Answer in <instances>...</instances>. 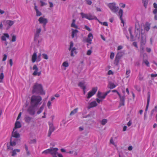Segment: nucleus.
<instances>
[{
	"mask_svg": "<svg viewBox=\"0 0 157 157\" xmlns=\"http://www.w3.org/2000/svg\"><path fill=\"white\" fill-rule=\"evenodd\" d=\"M59 149L56 147H51L42 152V154L46 155L50 154L52 157H63V155L58 152Z\"/></svg>",
	"mask_w": 157,
	"mask_h": 157,
	"instance_id": "nucleus-1",
	"label": "nucleus"
},
{
	"mask_svg": "<svg viewBox=\"0 0 157 157\" xmlns=\"http://www.w3.org/2000/svg\"><path fill=\"white\" fill-rule=\"evenodd\" d=\"M32 92L33 94L36 93L42 95H44L45 94L42 85L37 83H35L33 85Z\"/></svg>",
	"mask_w": 157,
	"mask_h": 157,
	"instance_id": "nucleus-2",
	"label": "nucleus"
},
{
	"mask_svg": "<svg viewBox=\"0 0 157 157\" xmlns=\"http://www.w3.org/2000/svg\"><path fill=\"white\" fill-rule=\"evenodd\" d=\"M42 97L39 95H33L31 98V104L33 107H37L41 103Z\"/></svg>",
	"mask_w": 157,
	"mask_h": 157,
	"instance_id": "nucleus-3",
	"label": "nucleus"
},
{
	"mask_svg": "<svg viewBox=\"0 0 157 157\" xmlns=\"http://www.w3.org/2000/svg\"><path fill=\"white\" fill-rule=\"evenodd\" d=\"M141 26L140 22L139 21H136L135 24V34L136 37L140 39V38L142 39L144 34H142L140 32Z\"/></svg>",
	"mask_w": 157,
	"mask_h": 157,
	"instance_id": "nucleus-4",
	"label": "nucleus"
},
{
	"mask_svg": "<svg viewBox=\"0 0 157 157\" xmlns=\"http://www.w3.org/2000/svg\"><path fill=\"white\" fill-rule=\"evenodd\" d=\"M41 60V55L40 54L37 55V52H34L32 55L31 57L32 62L33 63L35 62H38Z\"/></svg>",
	"mask_w": 157,
	"mask_h": 157,
	"instance_id": "nucleus-5",
	"label": "nucleus"
},
{
	"mask_svg": "<svg viewBox=\"0 0 157 157\" xmlns=\"http://www.w3.org/2000/svg\"><path fill=\"white\" fill-rule=\"evenodd\" d=\"M107 6L113 13H116L118 10L119 7L116 6V4L115 2L109 3L107 5Z\"/></svg>",
	"mask_w": 157,
	"mask_h": 157,
	"instance_id": "nucleus-6",
	"label": "nucleus"
},
{
	"mask_svg": "<svg viewBox=\"0 0 157 157\" xmlns=\"http://www.w3.org/2000/svg\"><path fill=\"white\" fill-rule=\"evenodd\" d=\"M5 29L6 30L9 29L15 23L14 21L10 20H4L2 21Z\"/></svg>",
	"mask_w": 157,
	"mask_h": 157,
	"instance_id": "nucleus-7",
	"label": "nucleus"
},
{
	"mask_svg": "<svg viewBox=\"0 0 157 157\" xmlns=\"http://www.w3.org/2000/svg\"><path fill=\"white\" fill-rule=\"evenodd\" d=\"M80 15L82 18H86L89 20H92L93 19H97V18L90 13L86 14L83 13H81Z\"/></svg>",
	"mask_w": 157,
	"mask_h": 157,
	"instance_id": "nucleus-8",
	"label": "nucleus"
},
{
	"mask_svg": "<svg viewBox=\"0 0 157 157\" xmlns=\"http://www.w3.org/2000/svg\"><path fill=\"white\" fill-rule=\"evenodd\" d=\"M73 46V42L72 41L71 42H70V46L68 50L71 51V56L72 57L74 56V54H77L76 48L75 47H74Z\"/></svg>",
	"mask_w": 157,
	"mask_h": 157,
	"instance_id": "nucleus-9",
	"label": "nucleus"
},
{
	"mask_svg": "<svg viewBox=\"0 0 157 157\" xmlns=\"http://www.w3.org/2000/svg\"><path fill=\"white\" fill-rule=\"evenodd\" d=\"M40 24H42L43 27L44 28L48 22V20L45 18L44 16L41 17L38 19Z\"/></svg>",
	"mask_w": 157,
	"mask_h": 157,
	"instance_id": "nucleus-10",
	"label": "nucleus"
},
{
	"mask_svg": "<svg viewBox=\"0 0 157 157\" xmlns=\"http://www.w3.org/2000/svg\"><path fill=\"white\" fill-rule=\"evenodd\" d=\"M33 70H34V72L33 73V76H40L41 75V72L39 71V69L36 65H34L33 67Z\"/></svg>",
	"mask_w": 157,
	"mask_h": 157,
	"instance_id": "nucleus-11",
	"label": "nucleus"
},
{
	"mask_svg": "<svg viewBox=\"0 0 157 157\" xmlns=\"http://www.w3.org/2000/svg\"><path fill=\"white\" fill-rule=\"evenodd\" d=\"M109 92V91H107L105 93H102L100 91H98V92L97 97L101 99L102 100L104 99L106 95Z\"/></svg>",
	"mask_w": 157,
	"mask_h": 157,
	"instance_id": "nucleus-12",
	"label": "nucleus"
},
{
	"mask_svg": "<svg viewBox=\"0 0 157 157\" xmlns=\"http://www.w3.org/2000/svg\"><path fill=\"white\" fill-rule=\"evenodd\" d=\"M97 90L98 88L97 87L93 88L92 90L88 92L87 94V98H89L94 95L97 91Z\"/></svg>",
	"mask_w": 157,
	"mask_h": 157,
	"instance_id": "nucleus-13",
	"label": "nucleus"
},
{
	"mask_svg": "<svg viewBox=\"0 0 157 157\" xmlns=\"http://www.w3.org/2000/svg\"><path fill=\"white\" fill-rule=\"evenodd\" d=\"M41 29L40 27H36V30L35 33L34 37H35V39L36 40L39 36L40 33L41 31Z\"/></svg>",
	"mask_w": 157,
	"mask_h": 157,
	"instance_id": "nucleus-14",
	"label": "nucleus"
},
{
	"mask_svg": "<svg viewBox=\"0 0 157 157\" xmlns=\"http://www.w3.org/2000/svg\"><path fill=\"white\" fill-rule=\"evenodd\" d=\"M9 36L7 33H4L3 35L1 37V39L2 41H4V43L5 45L6 46L8 43L6 41V39L9 38Z\"/></svg>",
	"mask_w": 157,
	"mask_h": 157,
	"instance_id": "nucleus-15",
	"label": "nucleus"
},
{
	"mask_svg": "<svg viewBox=\"0 0 157 157\" xmlns=\"http://www.w3.org/2000/svg\"><path fill=\"white\" fill-rule=\"evenodd\" d=\"M154 9L153 10V13L155 15L154 19L157 20V4L154 3L153 4Z\"/></svg>",
	"mask_w": 157,
	"mask_h": 157,
	"instance_id": "nucleus-16",
	"label": "nucleus"
},
{
	"mask_svg": "<svg viewBox=\"0 0 157 157\" xmlns=\"http://www.w3.org/2000/svg\"><path fill=\"white\" fill-rule=\"evenodd\" d=\"M3 67L2 66L0 68V83H2L3 82L4 78V76L3 73Z\"/></svg>",
	"mask_w": 157,
	"mask_h": 157,
	"instance_id": "nucleus-17",
	"label": "nucleus"
},
{
	"mask_svg": "<svg viewBox=\"0 0 157 157\" xmlns=\"http://www.w3.org/2000/svg\"><path fill=\"white\" fill-rule=\"evenodd\" d=\"M49 129L48 132V136H49L51 135L52 133L54 131L55 128L52 123H49Z\"/></svg>",
	"mask_w": 157,
	"mask_h": 157,
	"instance_id": "nucleus-18",
	"label": "nucleus"
},
{
	"mask_svg": "<svg viewBox=\"0 0 157 157\" xmlns=\"http://www.w3.org/2000/svg\"><path fill=\"white\" fill-rule=\"evenodd\" d=\"M69 66V63L67 61H66L63 62L61 66V69L63 70H66L67 68V67Z\"/></svg>",
	"mask_w": 157,
	"mask_h": 157,
	"instance_id": "nucleus-19",
	"label": "nucleus"
},
{
	"mask_svg": "<svg viewBox=\"0 0 157 157\" xmlns=\"http://www.w3.org/2000/svg\"><path fill=\"white\" fill-rule=\"evenodd\" d=\"M93 38V36L92 34L91 33H89L86 39L87 42L89 43L90 44H91Z\"/></svg>",
	"mask_w": 157,
	"mask_h": 157,
	"instance_id": "nucleus-20",
	"label": "nucleus"
},
{
	"mask_svg": "<svg viewBox=\"0 0 157 157\" xmlns=\"http://www.w3.org/2000/svg\"><path fill=\"white\" fill-rule=\"evenodd\" d=\"M144 30L147 32L148 31L150 28L151 24L147 22L144 25Z\"/></svg>",
	"mask_w": 157,
	"mask_h": 157,
	"instance_id": "nucleus-21",
	"label": "nucleus"
},
{
	"mask_svg": "<svg viewBox=\"0 0 157 157\" xmlns=\"http://www.w3.org/2000/svg\"><path fill=\"white\" fill-rule=\"evenodd\" d=\"M12 135L14 137L18 138L20 137V135L18 132L17 129H13Z\"/></svg>",
	"mask_w": 157,
	"mask_h": 157,
	"instance_id": "nucleus-22",
	"label": "nucleus"
},
{
	"mask_svg": "<svg viewBox=\"0 0 157 157\" xmlns=\"http://www.w3.org/2000/svg\"><path fill=\"white\" fill-rule=\"evenodd\" d=\"M34 41L38 46H39L42 42V39L40 36H38V38L35 40V37H34Z\"/></svg>",
	"mask_w": 157,
	"mask_h": 157,
	"instance_id": "nucleus-23",
	"label": "nucleus"
},
{
	"mask_svg": "<svg viewBox=\"0 0 157 157\" xmlns=\"http://www.w3.org/2000/svg\"><path fill=\"white\" fill-rule=\"evenodd\" d=\"M18 140V139L17 138L13 139L12 138L11 139L10 145L12 146H15Z\"/></svg>",
	"mask_w": 157,
	"mask_h": 157,
	"instance_id": "nucleus-24",
	"label": "nucleus"
},
{
	"mask_svg": "<svg viewBox=\"0 0 157 157\" xmlns=\"http://www.w3.org/2000/svg\"><path fill=\"white\" fill-rule=\"evenodd\" d=\"M78 85L83 90H84V89H86V86L84 82H79L78 84Z\"/></svg>",
	"mask_w": 157,
	"mask_h": 157,
	"instance_id": "nucleus-25",
	"label": "nucleus"
},
{
	"mask_svg": "<svg viewBox=\"0 0 157 157\" xmlns=\"http://www.w3.org/2000/svg\"><path fill=\"white\" fill-rule=\"evenodd\" d=\"M34 107L32 106L29 107L28 109V111L30 114L33 115L34 114L35 111L34 108Z\"/></svg>",
	"mask_w": 157,
	"mask_h": 157,
	"instance_id": "nucleus-26",
	"label": "nucleus"
},
{
	"mask_svg": "<svg viewBox=\"0 0 157 157\" xmlns=\"http://www.w3.org/2000/svg\"><path fill=\"white\" fill-rule=\"evenodd\" d=\"M72 33H71V37L72 38H74L75 36H76L78 32V31L77 29H72Z\"/></svg>",
	"mask_w": 157,
	"mask_h": 157,
	"instance_id": "nucleus-27",
	"label": "nucleus"
},
{
	"mask_svg": "<svg viewBox=\"0 0 157 157\" xmlns=\"http://www.w3.org/2000/svg\"><path fill=\"white\" fill-rule=\"evenodd\" d=\"M20 152V150L18 149H15L13 150L12 152L11 155L12 156H14L17 155V153Z\"/></svg>",
	"mask_w": 157,
	"mask_h": 157,
	"instance_id": "nucleus-28",
	"label": "nucleus"
},
{
	"mask_svg": "<svg viewBox=\"0 0 157 157\" xmlns=\"http://www.w3.org/2000/svg\"><path fill=\"white\" fill-rule=\"evenodd\" d=\"M97 104L95 101H93L91 102H90L89 106H88V108L89 109H90L91 108H93L94 107L97 106Z\"/></svg>",
	"mask_w": 157,
	"mask_h": 157,
	"instance_id": "nucleus-29",
	"label": "nucleus"
},
{
	"mask_svg": "<svg viewBox=\"0 0 157 157\" xmlns=\"http://www.w3.org/2000/svg\"><path fill=\"white\" fill-rule=\"evenodd\" d=\"M75 22L76 20L75 19H73L71 24V27L74 28L75 29H78V26L76 24Z\"/></svg>",
	"mask_w": 157,
	"mask_h": 157,
	"instance_id": "nucleus-30",
	"label": "nucleus"
},
{
	"mask_svg": "<svg viewBox=\"0 0 157 157\" xmlns=\"http://www.w3.org/2000/svg\"><path fill=\"white\" fill-rule=\"evenodd\" d=\"M24 147L26 150V155L27 156H29L31 154V152L29 149V146L26 144L24 145Z\"/></svg>",
	"mask_w": 157,
	"mask_h": 157,
	"instance_id": "nucleus-31",
	"label": "nucleus"
},
{
	"mask_svg": "<svg viewBox=\"0 0 157 157\" xmlns=\"http://www.w3.org/2000/svg\"><path fill=\"white\" fill-rule=\"evenodd\" d=\"M123 10L120 9L119 10V12L118 13V15L120 16V18L121 20V22L122 23H124V21L123 20L122 18V16L123 15Z\"/></svg>",
	"mask_w": 157,
	"mask_h": 157,
	"instance_id": "nucleus-32",
	"label": "nucleus"
},
{
	"mask_svg": "<svg viewBox=\"0 0 157 157\" xmlns=\"http://www.w3.org/2000/svg\"><path fill=\"white\" fill-rule=\"evenodd\" d=\"M21 122L18 121V120H16V121L15 123V127L14 128L17 129L18 128H21Z\"/></svg>",
	"mask_w": 157,
	"mask_h": 157,
	"instance_id": "nucleus-33",
	"label": "nucleus"
},
{
	"mask_svg": "<svg viewBox=\"0 0 157 157\" xmlns=\"http://www.w3.org/2000/svg\"><path fill=\"white\" fill-rule=\"evenodd\" d=\"M144 48L142 46L140 48V53L141 56H142L143 55V58H144V57H145V56H147V55L146 54H144Z\"/></svg>",
	"mask_w": 157,
	"mask_h": 157,
	"instance_id": "nucleus-34",
	"label": "nucleus"
},
{
	"mask_svg": "<svg viewBox=\"0 0 157 157\" xmlns=\"http://www.w3.org/2000/svg\"><path fill=\"white\" fill-rule=\"evenodd\" d=\"M108 86L109 88L112 89L115 88L116 86L113 83L110 82L109 83Z\"/></svg>",
	"mask_w": 157,
	"mask_h": 157,
	"instance_id": "nucleus-35",
	"label": "nucleus"
},
{
	"mask_svg": "<svg viewBox=\"0 0 157 157\" xmlns=\"http://www.w3.org/2000/svg\"><path fill=\"white\" fill-rule=\"evenodd\" d=\"M118 95L120 98V101H125V97L124 96H121L119 93H118Z\"/></svg>",
	"mask_w": 157,
	"mask_h": 157,
	"instance_id": "nucleus-36",
	"label": "nucleus"
},
{
	"mask_svg": "<svg viewBox=\"0 0 157 157\" xmlns=\"http://www.w3.org/2000/svg\"><path fill=\"white\" fill-rule=\"evenodd\" d=\"M120 59V58L117 56L115 57V58L114 60V63L116 65H117L119 63V60Z\"/></svg>",
	"mask_w": 157,
	"mask_h": 157,
	"instance_id": "nucleus-37",
	"label": "nucleus"
},
{
	"mask_svg": "<svg viewBox=\"0 0 157 157\" xmlns=\"http://www.w3.org/2000/svg\"><path fill=\"white\" fill-rule=\"evenodd\" d=\"M44 105H42L40 107V108L39 109L38 111L37 112V113L38 114H40L43 110L44 108Z\"/></svg>",
	"mask_w": 157,
	"mask_h": 157,
	"instance_id": "nucleus-38",
	"label": "nucleus"
},
{
	"mask_svg": "<svg viewBox=\"0 0 157 157\" xmlns=\"http://www.w3.org/2000/svg\"><path fill=\"white\" fill-rule=\"evenodd\" d=\"M78 108H76L74 109L73 111H71L70 113V115L71 116L73 115H74L75 113H76L78 110Z\"/></svg>",
	"mask_w": 157,
	"mask_h": 157,
	"instance_id": "nucleus-39",
	"label": "nucleus"
},
{
	"mask_svg": "<svg viewBox=\"0 0 157 157\" xmlns=\"http://www.w3.org/2000/svg\"><path fill=\"white\" fill-rule=\"evenodd\" d=\"M107 122V120L106 119H104L101 121V123L102 125H105Z\"/></svg>",
	"mask_w": 157,
	"mask_h": 157,
	"instance_id": "nucleus-40",
	"label": "nucleus"
},
{
	"mask_svg": "<svg viewBox=\"0 0 157 157\" xmlns=\"http://www.w3.org/2000/svg\"><path fill=\"white\" fill-rule=\"evenodd\" d=\"M31 120V118L29 117H26L25 118V121L27 123L29 122Z\"/></svg>",
	"mask_w": 157,
	"mask_h": 157,
	"instance_id": "nucleus-41",
	"label": "nucleus"
},
{
	"mask_svg": "<svg viewBox=\"0 0 157 157\" xmlns=\"http://www.w3.org/2000/svg\"><path fill=\"white\" fill-rule=\"evenodd\" d=\"M130 70H127L126 72V78H128L130 74Z\"/></svg>",
	"mask_w": 157,
	"mask_h": 157,
	"instance_id": "nucleus-42",
	"label": "nucleus"
},
{
	"mask_svg": "<svg viewBox=\"0 0 157 157\" xmlns=\"http://www.w3.org/2000/svg\"><path fill=\"white\" fill-rule=\"evenodd\" d=\"M143 62L148 67L149 66V63L148 61L146 59H143Z\"/></svg>",
	"mask_w": 157,
	"mask_h": 157,
	"instance_id": "nucleus-43",
	"label": "nucleus"
},
{
	"mask_svg": "<svg viewBox=\"0 0 157 157\" xmlns=\"http://www.w3.org/2000/svg\"><path fill=\"white\" fill-rule=\"evenodd\" d=\"M110 143L111 144H112L115 147L117 146V144H115L113 140V138H111L110 140Z\"/></svg>",
	"mask_w": 157,
	"mask_h": 157,
	"instance_id": "nucleus-44",
	"label": "nucleus"
},
{
	"mask_svg": "<svg viewBox=\"0 0 157 157\" xmlns=\"http://www.w3.org/2000/svg\"><path fill=\"white\" fill-rule=\"evenodd\" d=\"M149 101H150V95H149L147 99V103L146 107V111H147V110L148 107V106L149 105Z\"/></svg>",
	"mask_w": 157,
	"mask_h": 157,
	"instance_id": "nucleus-45",
	"label": "nucleus"
},
{
	"mask_svg": "<svg viewBox=\"0 0 157 157\" xmlns=\"http://www.w3.org/2000/svg\"><path fill=\"white\" fill-rule=\"evenodd\" d=\"M36 16L39 17L40 16L42 15L41 12L38 10L36 11Z\"/></svg>",
	"mask_w": 157,
	"mask_h": 157,
	"instance_id": "nucleus-46",
	"label": "nucleus"
},
{
	"mask_svg": "<svg viewBox=\"0 0 157 157\" xmlns=\"http://www.w3.org/2000/svg\"><path fill=\"white\" fill-rule=\"evenodd\" d=\"M115 54L113 52H111L110 56V58L111 59H113L114 57Z\"/></svg>",
	"mask_w": 157,
	"mask_h": 157,
	"instance_id": "nucleus-47",
	"label": "nucleus"
},
{
	"mask_svg": "<svg viewBox=\"0 0 157 157\" xmlns=\"http://www.w3.org/2000/svg\"><path fill=\"white\" fill-rule=\"evenodd\" d=\"M142 1L144 3V6L146 7L148 2V0H142Z\"/></svg>",
	"mask_w": 157,
	"mask_h": 157,
	"instance_id": "nucleus-48",
	"label": "nucleus"
},
{
	"mask_svg": "<svg viewBox=\"0 0 157 157\" xmlns=\"http://www.w3.org/2000/svg\"><path fill=\"white\" fill-rule=\"evenodd\" d=\"M42 55L43 58L46 59H48V56L45 53L43 54Z\"/></svg>",
	"mask_w": 157,
	"mask_h": 157,
	"instance_id": "nucleus-49",
	"label": "nucleus"
},
{
	"mask_svg": "<svg viewBox=\"0 0 157 157\" xmlns=\"http://www.w3.org/2000/svg\"><path fill=\"white\" fill-rule=\"evenodd\" d=\"M52 102L50 101H48L47 103V106L49 109H51V106Z\"/></svg>",
	"mask_w": 157,
	"mask_h": 157,
	"instance_id": "nucleus-50",
	"label": "nucleus"
},
{
	"mask_svg": "<svg viewBox=\"0 0 157 157\" xmlns=\"http://www.w3.org/2000/svg\"><path fill=\"white\" fill-rule=\"evenodd\" d=\"M92 51L91 49L88 50L86 52V55L88 56H90L92 53Z\"/></svg>",
	"mask_w": 157,
	"mask_h": 157,
	"instance_id": "nucleus-51",
	"label": "nucleus"
},
{
	"mask_svg": "<svg viewBox=\"0 0 157 157\" xmlns=\"http://www.w3.org/2000/svg\"><path fill=\"white\" fill-rule=\"evenodd\" d=\"M119 5L120 7L122 8H124L125 6V4L122 3H119Z\"/></svg>",
	"mask_w": 157,
	"mask_h": 157,
	"instance_id": "nucleus-52",
	"label": "nucleus"
},
{
	"mask_svg": "<svg viewBox=\"0 0 157 157\" xmlns=\"http://www.w3.org/2000/svg\"><path fill=\"white\" fill-rule=\"evenodd\" d=\"M99 22L100 23H101V24H102L104 26H108V24L107 22H104L103 23L102 22H100L99 21Z\"/></svg>",
	"mask_w": 157,
	"mask_h": 157,
	"instance_id": "nucleus-53",
	"label": "nucleus"
},
{
	"mask_svg": "<svg viewBox=\"0 0 157 157\" xmlns=\"http://www.w3.org/2000/svg\"><path fill=\"white\" fill-rule=\"evenodd\" d=\"M40 2L41 3V6H45L46 5V3L42 0H40Z\"/></svg>",
	"mask_w": 157,
	"mask_h": 157,
	"instance_id": "nucleus-54",
	"label": "nucleus"
},
{
	"mask_svg": "<svg viewBox=\"0 0 157 157\" xmlns=\"http://www.w3.org/2000/svg\"><path fill=\"white\" fill-rule=\"evenodd\" d=\"M16 36L13 35L12 37V41L15 42L16 40Z\"/></svg>",
	"mask_w": 157,
	"mask_h": 157,
	"instance_id": "nucleus-55",
	"label": "nucleus"
},
{
	"mask_svg": "<svg viewBox=\"0 0 157 157\" xmlns=\"http://www.w3.org/2000/svg\"><path fill=\"white\" fill-rule=\"evenodd\" d=\"M7 58V56L6 55V54H5L3 55V57L2 59V61H4L6 60V59Z\"/></svg>",
	"mask_w": 157,
	"mask_h": 157,
	"instance_id": "nucleus-56",
	"label": "nucleus"
},
{
	"mask_svg": "<svg viewBox=\"0 0 157 157\" xmlns=\"http://www.w3.org/2000/svg\"><path fill=\"white\" fill-rule=\"evenodd\" d=\"M138 78H139V80H142L143 79V76L140 74H139V76H138Z\"/></svg>",
	"mask_w": 157,
	"mask_h": 157,
	"instance_id": "nucleus-57",
	"label": "nucleus"
},
{
	"mask_svg": "<svg viewBox=\"0 0 157 157\" xmlns=\"http://www.w3.org/2000/svg\"><path fill=\"white\" fill-rule=\"evenodd\" d=\"M96 100L97 101V102L99 103H100L103 100L101 99H100V98H97L96 99Z\"/></svg>",
	"mask_w": 157,
	"mask_h": 157,
	"instance_id": "nucleus-58",
	"label": "nucleus"
},
{
	"mask_svg": "<svg viewBox=\"0 0 157 157\" xmlns=\"http://www.w3.org/2000/svg\"><path fill=\"white\" fill-rule=\"evenodd\" d=\"M87 2V4L89 5H90L92 4V2L91 0H85Z\"/></svg>",
	"mask_w": 157,
	"mask_h": 157,
	"instance_id": "nucleus-59",
	"label": "nucleus"
},
{
	"mask_svg": "<svg viewBox=\"0 0 157 157\" xmlns=\"http://www.w3.org/2000/svg\"><path fill=\"white\" fill-rule=\"evenodd\" d=\"M85 28L86 30L89 31H91V29L86 25L85 26Z\"/></svg>",
	"mask_w": 157,
	"mask_h": 157,
	"instance_id": "nucleus-60",
	"label": "nucleus"
},
{
	"mask_svg": "<svg viewBox=\"0 0 157 157\" xmlns=\"http://www.w3.org/2000/svg\"><path fill=\"white\" fill-rule=\"evenodd\" d=\"M132 27H130L128 29V31L129 32V33L130 34V36L131 37H132V33H131V31H132Z\"/></svg>",
	"mask_w": 157,
	"mask_h": 157,
	"instance_id": "nucleus-61",
	"label": "nucleus"
},
{
	"mask_svg": "<svg viewBox=\"0 0 157 157\" xmlns=\"http://www.w3.org/2000/svg\"><path fill=\"white\" fill-rule=\"evenodd\" d=\"M124 105V101H120V106H121Z\"/></svg>",
	"mask_w": 157,
	"mask_h": 157,
	"instance_id": "nucleus-62",
	"label": "nucleus"
},
{
	"mask_svg": "<svg viewBox=\"0 0 157 157\" xmlns=\"http://www.w3.org/2000/svg\"><path fill=\"white\" fill-rule=\"evenodd\" d=\"M9 63L11 67L12 66L13 64V60L12 59H10L9 60Z\"/></svg>",
	"mask_w": 157,
	"mask_h": 157,
	"instance_id": "nucleus-63",
	"label": "nucleus"
},
{
	"mask_svg": "<svg viewBox=\"0 0 157 157\" xmlns=\"http://www.w3.org/2000/svg\"><path fill=\"white\" fill-rule=\"evenodd\" d=\"M113 71L110 70H109L108 71V75H113Z\"/></svg>",
	"mask_w": 157,
	"mask_h": 157,
	"instance_id": "nucleus-64",
	"label": "nucleus"
}]
</instances>
